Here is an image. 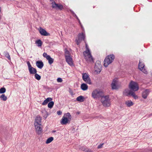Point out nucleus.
I'll list each match as a JSON object with an SVG mask.
<instances>
[{
    "instance_id": "dca6fc26",
    "label": "nucleus",
    "mask_w": 152,
    "mask_h": 152,
    "mask_svg": "<svg viewBox=\"0 0 152 152\" xmlns=\"http://www.w3.org/2000/svg\"><path fill=\"white\" fill-rule=\"evenodd\" d=\"M70 121L67 118L64 116L61 121V123L62 125H65L67 123H69Z\"/></svg>"
},
{
    "instance_id": "20e7f679",
    "label": "nucleus",
    "mask_w": 152,
    "mask_h": 152,
    "mask_svg": "<svg viewBox=\"0 0 152 152\" xmlns=\"http://www.w3.org/2000/svg\"><path fill=\"white\" fill-rule=\"evenodd\" d=\"M129 88L131 91L134 92L137 91L139 88L137 83L133 81L130 82L129 85Z\"/></svg>"
},
{
    "instance_id": "58836bf2",
    "label": "nucleus",
    "mask_w": 152,
    "mask_h": 152,
    "mask_svg": "<svg viewBox=\"0 0 152 152\" xmlns=\"http://www.w3.org/2000/svg\"><path fill=\"white\" fill-rule=\"evenodd\" d=\"M57 113L58 115H61L62 112L61 110H58L57 111Z\"/></svg>"
},
{
    "instance_id": "f3484780",
    "label": "nucleus",
    "mask_w": 152,
    "mask_h": 152,
    "mask_svg": "<svg viewBox=\"0 0 152 152\" xmlns=\"http://www.w3.org/2000/svg\"><path fill=\"white\" fill-rule=\"evenodd\" d=\"M36 65L40 69H41L44 66V64L42 61H38L36 62Z\"/></svg>"
},
{
    "instance_id": "7c9ffc66",
    "label": "nucleus",
    "mask_w": 152,
    "mask_h": 152,
    "mask_svg": "<svg viewBox=\"0 0 152 152\" xmlns=\"http://www.w3.org/2000/svg\"><path fill=\"white\" fill-rule=\"evenodd\" d=\"M101 68L102 66H101L100 68H99L98 66H97L96 68L95 66L94 67V68L95 69V71L99 73L101 70Z\"/></svg>"
},
{
    "instance_id": "9b49d317",
    "label": "nucleus",
    "mask_w": 152,
    "mask_h": 152,
    "mask_svg": "<svg viewBox=\"0 0 152 152\" xmlns=\"http://www.w3.org/2000/svg\"><path fill=\"white\" fill-rule=\"evenodd\" d=\"M42 125H35L34 126L35 131L37 134L40 135L42 134L43 132L42 128L41 127Z\"/></svg>"
},
{
    "instance_id": "f03ea898",
    "label": "nucleus",
    "mask_w": 152,
    "mask_h": 152,
    "mask_svg": "<svg viewBox=\"0 0 152 152\" xmlns=\"http://www.w3.org/2000/svg\"><path fill=\"white\" fill-rule=\"evenodd\" d=\"M115 58V56L113 54H110L106 57L104 61V65L105 67H107L110 64Z\"/></svg>"
},
{
    "instance_id": "f257e3e1",
    "label": "nucleus",
    "mask_w": 152,
    "mask_h": 152,
    "mask_svg": "<svg viewBox=\"0 0 152 152\" xmlns=\"http://www.w3.org/2000/svg\"><path fill=\"white\" fill-rule=\"evenodd\" d=\"M86 50L83 52L84 58L87 62H93V59L87 44H86Z\"/></svg>"
},
{
    "instance_id": "f8f14e48",
    "label": "nucleus",
    "mask_w": 152,
    "mask_h": 152,
    "mask_svg": "<svg viewBox=\"0 0 152 152\" xmlns=\"http://www.w3.org/2000/svg\"><path fill=\"white\" fill-rule=\"evenodd\" d=\"M52 7L53 8L60 10H61L63 8V7L62 4H56L55 2H54L52 4Z\"/></svg>"
},
{
    "instance_id": "aec40b11",
    "label": "nucleus",
    "mask_w": 152,
    "mask_h": 152,
    "mask_svg": "<svg viewBox=\"0 0 152 152\" xmlns=\"http://www.w3.org/2000/svg\"><path fill=\"white\" fill-rule=\"evenodd\" d=\"M52 100V99L50 97H48L45 100L42 104V105H46L48 102H50Z\"/></svg>"
},
{
    "instance_id": "0eeeda50",
    "label": "nucleus",
    "mask_w": 152,
    "mask_h": 152,
    "mask_svg": "<svg viewBox=\"0 0 152 152\" xmlns=\"http://www.w3.org/2000/svg\"><path fill=\"white\" fill-rule=\"evenodd\" d=\"M124 95L127 96L131 95L135 99L138 98V96L136 95L134 92L132 91L131 90L129 91L128 90H125L124 92Z\"/></svg>"
},
{
    "instance_id": "e433bc0d",
    "label": "nucleus",
    "mask_w": 152,
    "mask_h": 152,
    "mask_svg": "<svg viewBox=\"0 0 152 152\" xmlns=\"http://www.w3.org/2000/svg\"><path fill=\"white\" fill-rule=\"evenodd\" d=\"M43 56L44 57H45L46 59L47 58V57L48 56H50L49 55H48L47 53H43Z\"/></svg>"
},
{
    "instance_id": "bb28decb",
    "label": "nucleus",
    "mask_w": 152,
    "mask_h": 152,
    "mask_svg": "<svg viewBox=\"0 0 152 152\" xmlns=\"http://www.w3.org/2000/svg\"><path fill=\"white\" fill-rule=\"evenodd\" d=\"M54 139V138L53 137H50L48 138L46 142V144H48L51 142Z\"/></svg>"
},
{
    "instance_id": "9d476101",
    "label": "nucleus",
    "mask_w": 152,
    "mask_h": 152,
    "mask_svg": "<svg viewBox=\"0 0 152 152\" xmlns=\"http://www.w3.org/2000/svg\"><path fill=\"white\" fill-rule=\"evenodd\" d=\"M66 61L67 63L70 66L73 65L72 59L70 55H65Z\"/></svg>"
},
{
    "instance_id": "c9c22d12",
    "label": "nucleus",
    "mask_w": 152,
    "mask_h": 152,
    "mask_svg": "<svg viewBox=\"0 0 152 152\" xmlns=\"http://www.w3.org/2000/svg\"><path fill=\"white\" fill-rule=\"evenodd\" d=\"M143 73L145 74H147L148 73V71L145 69V66L143 65Z\"/></svg>"
},
{
    "instance_id": "79ce46f5",
    "label": "nucleus",
    "mask_w": 152,
    "mask_h": 152,
    "mask_svg": "<svg viewBox=\"0 0 152 152\" xmlns=\"http://www.w3.org/2000/svg\"><path fill=\"white\" fill-rule=\"evenodd\" d=\"M86 152H93L91 150L89 149H88L86 150Z\"/></svg>"
},
{
    "instance_id": "c85d7f7f",
    "label": "nucleus",
    "mask_w": 152,
    "mask_h": 152,
    "mask_svg": "<svg viewBox=\"0 0 152 152\" xmlns=\"http://www.w3.org/2000/svg\"><path fill=\"white\" fill-rule=\"evenodd\" d=\"M54 104V102L53 101H50L48 104V107L50 108H51L53 107Z\"/></svg>"
},
{
    "instance_id": "a19ab883",
    "label": "nucleus",
    "mask_w": 152,
    "mask_h": 152,
    "mask_svg": "<svg viewBox=\"0 0 152 152\" xmlns=\"http://www.w3.org/2000/svg\"><path fill=\"white\" fill-rule=\"evenodd\" d=\"M65 54H67L68 55H69V52L68 50H66L65 51Z\"/></svg>"
},
{
    "instance_id": "39448f33",
    "label": "nucleus",
    "mask_w": 152,
    "mask_h": 152,
    "mask_svg": "<svg viewBox=\"0 0 152 152\" xmlns=\"http://www.w3.org/2000/svg\"><path fill=\"white\" fill-rule=\"evenodd\" d=\"M101 101L104 106L106 107L110 106V100L109 96H103L101 98Z\"/></svg>"
},
{
    "instance_id": "a878e982",
    "label": "nucleus",
    "mask_w": 152,
    "mask_h": 152,
    "mask_svg": "<svg viewBox=\"0 0 152 152\" xmlns=\"http://www.w3.org/2000/svg\"><path fill=\"white\" fill-rule=\"evenodd\" d=\"M4 55L9 60H11V58L9 54V53L7 51L4 52Z\"/></svg>"
},
{
    "instance_id": "6e6552de",
    "label": "nucleus",
    "mask_w": 152,
    "mask_h": 152,
    "mask_svg": "<svg viewBox=\"0 0 152 152\" xmlns=\"http://www.w3.org/2000/svg\"><path fill=\"white\" fill-rule=\"evenodd\" d=\"M82 78L83 80L86 83L89 84H91V79L88 74L83 73L82 74Z\"/></svg>"
},
{
    "instance_id": "393cba45",
    "label": "nucleus",
    "mask_w": 152,
    "mask_h": 152,
    "mask_svg": "<svg viewBox=\"0 0 152 152\" xmlns=\"http://www.w3.org/2000/svg\"><path fill=\"white\" fill-rule=\"evenodd\" d=\"M0 98L1 100L4 101H6L7 99V96H5L4 94H1L0 96Z\"/></svg>"
},
{
    "instance_id": "2eb2a0df",
    "label": "nucleus",
    "mask_w": 152,
    "mask_h": 152,
    "mask_svg": "<svg viewBox=\"0 0 152 152\" xmlns=\"http://www.w3.org/2000/svg\"><path fill=\"white\" fill-rule=\"evenodd\" d=\"M117 79H113L111 84L112 89L117 90L118 89V86L117 85Z\"/></svg>"
},
{
    "instance_id": "f704fd0d",
    "label": "nucleus",
    "mask_w": 152,
    "mask_h": 152,
    "mask_svg": "<svg viewBox=\"0 0 152 152\" xmlns=\"http://www.w3.org/2000/svg\"><path fill=\"white\" fill-rule=\"evenodd\" d=\"M66 116L67 118L69 119H71V116L70 114V113H68L66 114Z\"/></svg>"
},
{
    "instance_id": "7ed1b4c3",
    "label": "nucleus",
    "mask_w": 152,
    "mask_h": 152,
    "mask_svg": "<svg viewBox=\"0 0 152 152\" xmlns=\"http://www.w3.org/2000/svg\"><path fill=\"white\" fill-rule=\"evenodd\" d=\"M103 95V92L99 90L96 89L94 90L92 93V96L94 99L102 98Z\"/></svg>"
},
{
    "instance_id": "cd10ccee",
    "label": "nucleus",
    "mask_w": 152,
    "mask_h": 152,
    "mask_svg": "<svg viewBox=\"0 0 152 152\" xmlns=\"http://www.w3.org/2000/svg\"><path fill=\"white\" fill-rule=\"evenodd\" d=\"M97 66H98L100 68L101 66H102V65L101 64V62L99 61H96L95 64V66L96 68Z\"/></svg>"
},
{
    "instance_id": "2f4dec72",
    "label": "nucleus",
    "mask_w": 152,
    "mask_h": 152,
    "mask_svg": "<svg viewBox=\"0 0 152 152\" xmlns=\"http://www.w3.org/2000/svg\"><path fill=\"white\" fill-rule=\"evenodd\" d=\"M35 74V78L38 80H39L41 79V76L36 73Z\"/></svg>"
},
{
    "instance_id": "de8ad7c7",
    "label": "nucleus",
    "mask_w": 152,
    "mask_h": 152,
    "mask_svg": "<svg viewBox=\"0 0 152 152\" xmlns=\"http://www.w3.org/2000/svg\"><path fill=\"white\" fill-rule=\"evenodd\" d=\"M56 132V130H53V131H52V132H53H53Z\"/></svg>"
},
{
    "instance_id": "4468645a",
    "label": "nucleus",
    "mask_w": 152,
    "mask_h": 152,
    "mask_svg": "<svg viewBox=\"0 0 152 152\" xmlns=\"http://www.w3.org/2000/svg\"><path fill=\"white\" fill-rule=\"evenodd\" d=\"M41 120V117L39 115H37L35 119L34 125H42Z\"/></svg>"
},
{
    "instance_id": "1a4fd4ad",
    "label": "nucleus",
    "mask_w": 152,
    "mask_h": 152,
    "mask_svg": "<svg viewBox=\"0 0 152 152\" xmlns=\"http://www.w3.org/2000/svg\"><path fill=\"white\" fill-rule=\"evenodd\" d=\"M27 64L28 65L29 71L30 74H34L37 72V71L36 69L32 67L29 61H27Z\"/></svg>"
},
{
    "instance_id": "ddd939ff",
    "label": "nucleus",
    "mask_w": 152,
    "mask_h": 152,
    "mask_svg": "<svg viewBox=\"0 0 152 152\" xmlns=\"http://www.w3.org/2000/svg\"><path fill=\"white\" fill-rule=\"evenodd\" d=\"M38 30L39 33L42 35L47 36H50V35L49 33L47 32L45 29H43L41 27H40L39 28Z\"/></svg>"
},
{
    "instance_id": "72a5a7b5",
    "label": "nucleus",
    "mask_w": 152,
    "mask_h": 152,
    "mask_svg": "<svg viewBox=\"0 0 152 152\" xmlns=\"http://www.w3.org/2000/svg\"><path fill=\"white\" fill-rule=\"evenodd\" d=\"M79 149L82 151H85L86 152V150L88 148H87L86 147H85L84 146H81L79 148Z\"/></svg>"
},
{
    "instance_id": "09e8293b",
    "label": "nucleus",
    "mask_w": 152,
    "mask_h": 152,
    "mask_svg": "<svg viewBox=\"0 0 152 152\" xmlns=\"http://www.w3.org/2000/svg\"><path fill=\"white\" fill-rule=\"evenodd\" d=\"M79 22V21H80L79 19V20H77Z\"/></svg>"
},
{
    "instance_id": "4c0bfd02",
    "label": "nucleus",
    "mask_w": 152,
    "mask_h": 152,
    "mask_svg": "<svg viewBox=\"0 0 152 152\" xmlns=\"http://www.w3.org/2000/svg\"><path fill=\"white\" fill-rule=\"evenodd\" d=\"M57 81L58 82H62V79L60 77H58L57 79Z\"/></svg>"
},
{
    "instance_id": "37998d69",
    "label": "nucleus",
    "mask_w": 152,
    "mask_h": 152,
    "mask_svg": "<svg viewBox=\"0 0 152 152\" xmlns=\"http://www.w3.org/2000/svg\"><path fill=\"white\" fill-rule=\"evenodd\" d=\"M70 11L71 12V13L73 14V16H74L75 15V14L74 13V12H73V11L72 10H70Z\"/></svg>"
},
{
    "instance_id": "49530a36",
    "label": "nucleus",
    "mask_w": 152,
    "mask_h": 152,
    "mask_svg": "<svg viewBox=\"0 0 152 152\" xmlns=\"http://www.w3.org/2000/svg\"><path fill=\"white\" fill-rule=\"evenodd\" d=\"M79 24H80V25L81 27L82 28H83V29H84V28H83V26L82 25V24L80 22V21H79Z\"/></svg>"
},
{
    "instance_id": "423d86ee",
    "label": "nucleus",
    "mask_w": 152,
    "mask_h": 152,
    "mask_svg": "<svg viewBox=\"0 0 152 152\" xmlns=\"http://www.w3.org/2000/svg\"><path fill=\"white\" fill-rule=\"evenodd\" d=\"M78 39H76L75 41L77 45H79L83 40H84L85 36V34L83 32L79 33L78 35Z\"/></svg>"
},
{
    "instance_id": "6ab92c4d",
    "label": "nucleus",
    "mask_w": 152,
    "mask_h": 152,
    "mask_svg": "<svg viewBox=\"0 0 152 152\" xmlns=\"http://www.w3.org/2000/svg\"><path fill=\"white\" fill-rule=\"evenodd\" d=\"M149 90L147 89H145L143 92V98L146 99L149 94Z\"/></svg>"
},
{
    "instance_id": "c756f323",
    "label": "nucleus",
    "mask_w": 152,
    "mask_h": 152,
    "mask_svg": "<svg viewBox=\"0 0 152 152\" xmlns=\"http://www.w3.org/2000/svg\"><path fill=\"white\" fill-rule=\"evenodd\" d=\"M138 67L140 71H142V64L140 61L139 62Z\"/></svg>"
},
{
    "instance_id": "b1692460",
    "label": "nucleus",
    "mask_w": 152,
    "mask_h": 152,
    "mask_svg": "<svg viewBox=\"0 0 152 152\" xmlns=\"http://www.w3.org/2000/svg\"><path fill=\"white\" fill-rule=\"evenodd\" d=\"M35 43L37 45L38 47H41L42 45V42L40 39H38L36 41Z\"/></svg>"
},
{
    "instance_id": "4be33fe9",
    "label": "nucleus",
    "mask_w": 152,
    "mask_h": 152,
    "mask_svg": "<svg viewBox=\"0 0 152 152\" xmlns=\"http://www.w3.org/2000/svg\"><path fill=\"white\" fill-rule=\"evenodd\" d=\"M85 98L83 96L80 95L77 97L76 98V100L80 102H83L84 101Z\"/></svg>"
},
{
    "instance_id": "5701e85b",
    "label": "nucleus",
    "mask_w": 152,
    "mask_h": 152,
    "mask_svg": "<svg viewBox=\"0 0 152 152\" xmlns=\"http://www.w3.org/2000/svg\"><path fill=\"white\" fill-rule=\"evenodd\" d=\"M47 59L48 61V63L49 64H52L53 62V59L50 56H49L47 57Z\"/></svg>"
},
{
    "instance_id": "ea45409f",
    "label": "nucleus",
    "mask_w": 152,
    "mask_h": 152,
    "mask_svg": "<svg viewBox=\"0 0 152 152\" xmlns=\"http://www.w3.org/2000/svg\"><path fill=\"white\" fill-rule=\"evenodd\" d=\"M104 143H103L102 144H101L99 145L98 146V148H101L102 147V145H103Z\"/></svg>"
},
{
    "instance_id": "c03bdc74",
    "label": "nucleus",
    "mask_w": 152,
    "mask_h": 152,
    "mask_svg": "<svg viewBox=\"0 0 152 152\" xmlns=\"http://www.w3.org/2000/svg\"><path fill=\"white\" fill-rule=\"evenodd\" d=\"M50 2H51V4H53V2H55V1H54V0H50Z\"/></svg>"
},
{
    "instance_id": "412c9836",
    "label": "nucleus",
    "mask_w": 152,
    "mask_h": 152,
    "mask_svg": "<svg viewBox=\"0 0 152 152\" xmlns=\"http://www.w3.org/2000/svg\"><path fill=\"white\" fill-rule=\"evenodd\" d=\"M125 104L128 107H130L134 104V103L131 100H127L125 102Z\"/></svg>"
},
{
    "instance_id": "a211bd4d",
    "label": "nucleus",
    "mask_w": 152,
    "mask_h": 152,
    "mask_svg": "<svg viewBox=\"0 0 152 152\" xmlns=\"http://www.w3.org/2000/svg\"><path fill=\"white\" fill-rule=\"evenodd\" d=\"M80 87L82 90L85 91L87 90L88 86L86 84L83 83L81 84Z\"/></svg>"
},
{
    "instance_id": "a18cd8bd",
    "label": "nucleus",
    "mask_w": 152,
    "mask_h": 152,
    "mask_svg": "<svg viewBox=\"0 0 152 152\" xmlns=\"http://www.w3.org/2000/svg\"><path fill=\"white\" fill-rule=\"evenodd\" d=\"M74 17H75L77 20H79V18L76 14H75V15L73 16Z\"/></svg>"
},
{
    "instance_id": "473e14b6",
    "label": "nucleus",
    "mask_w": 152,
    "mask_h": 152,
    "mask_svg": "<svg viewBox=\"0 0 152 152\" xmlns=\"http://www.w3.org/2000/svg\"><path fill=\"white\" fill-rule=\"evenodd\" d=\"M6 91V89L5 88L3 87L0 89V93L3 94Z\"/></svg>"
}]
</instances>
